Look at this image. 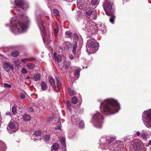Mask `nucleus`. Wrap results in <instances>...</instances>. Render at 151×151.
<instances>
[{"instance_id": "f257e3e1", "label": "nucleus", "mask_w": 151, "mask_h": 151, "mask_svg": "<svg viewBox=\"0 0 151 151\" xmlns=\"http://www.w3.org/2000/svg\"><path fill=\"white\" fill-rule=\"evenodd\" d=\"M98 101L100 104L101 111L106 115L115 114L120 109L119 104L114 99H109L103 101L99 100Z\"/></svg>"}, {"instance_id": "f03ea898", "label": "nucleus", "mask_w": 151, "mask_h": 151, "mask_svg": "<svg viewBox=\"0 0 151 151\" xmlns=\"http://www.w3.org/2000/svg\"><path fill=\"white\" fill-rule=\"evenodd\" d=\"M19 17L13 18L11 20L10 25V29L14 34L24 32L27 29L28 17L25 15Z\"/></svg>"}, {"instance_id": "7ed1b4c3", "label": "nucleus", "mask_w": 151, "mask_h": 151, "mask_svg": "<svg viewBox=\"0 0 151 151\" xmlns=\"http://www.w3.org/2000/svg\"><path fill=\"white\" fill-rule=\"evenodd\" d=\"M83 29L91 34H97L98 30L104 31L106 28L104 25L95 24L91 21H85L83 24Z\"/></svg>"}, {"instance_id": "20e7f679", "label": "nucleus", "mask_w": 151, "mask_h": 151, "mask_svg": "<svg viewBox=\"0 0 151 151\" xmlns=\"http://www.w3.org/2000/svg\"><path fill=\"white\" fill-rule=\"evenodd\" d=\"M103 6L106 14L110 17L109 19L110 22L113 24L115 17L114 14V9L112 7V5L109 2L108 0H105L104 2Z\"/></svg>"}, {"instance_id": "39448f33", "label": "nucleus", "mask_w": 151, "mask_h": 151, "mask_svg": "<svg viewBox=\"0 0 151 151\" xmlns=\"http://www.w3.org/2000/svg\"><path fill=\"white\" fill-rule=\"evenodd\" d=\"M103 119L102 115L99 112L96 111L93 114L91 122L96 127L100 128L102 127Z\"/></svg>"}, {"instance_id": "423d86ee", "label": "nucleus", "mask_w": 151, "mask_h": 151, "mask_svg": "<svg viewBox=\"0 0 151 151\" xmlns=\"http://www.w3.org/2000/svg\"><path fill=\"white\" fill-rule=\"evenodd\" d=\"M99 44L93 38L88 40L86 43L87 51L91 53H94L97 50Z\"/></svg>"}, {"instance_id": "0eeeda50", "label": "nucleus", "mask_w": 151, "mask_h": 151, "mask_svg": "<svg viewBox=\"0 0 151 151\" xmlns=\"http://www.w3.org/2000/svg\"><path fill=\"white\" fill-rule=\"evenodd\" d=\"M142 120L148 128H151V109L145 111L142 115Z\"/></svg>"}, {"instance_id": "6e6552de", "label": "nucleus", "mask_w": 151, "mask_h": 151, "mask_svg": "<svg viewBox=\"0 0 151 151\" xmlns=\"http://www.w3.org/2000/svg\"><path fill=\"white\" fill-rule=\"evenodd\" d=\"M14 10L17 12L26 10L29 7L28 4L25 3L24 0H15Z\"/></svg>"}, {"instance_id": "1a4fd4ad", "label": "nucleus", "mask_w": 151, "mask_h": 151, "mask_svg": "<svg viewBox=\"0 0 151 151\" xmlns=\"http://www.w3.org/2000/svg\"><path fill=\"white\" fill-rule=\"evenodd\" d=\"M89 2L88 0H77V6L80 9H85L88 7Z\"/></svg>"}, {"instance_id": "9d476101", "label": "nucleus", "mask_w": 151, "mask_h": 151, "mask_svg": "<svg viewBox=\"0 0 151 151\" xmlns=\"http://www.w3.org/2000/svg\"><path fill=\"white\" fill-rule=\"evenodd\" d=\"M116 138L115 137H111L109 140H107L105 138H102L101 139L100 141L101 142V144L104 145L105 147L111 144H113L114 143L112 142Z\"/></svg>"}, {"instance_id": "9b49d317", "label": "nucleus", "mask_w": 151, "mask_h": 151, "mask_svg": "<svg viewBox=\"0 0 151 151\" xmlns=\"http://www.w3.org/2000/svg\"><path fill=\"white\" fill-rule=\"evenodd\" d=\"M16 124L15 122H11L9 123V126L7 128L9 132L10 133L15 132L18 130V128L16 125Z\"/></svg>"}, {"instance_id": "f8f14e48", "label": "nucleus", "mask_w": 151, "mask_h": 151, "mask_svg": "<svg viewBox=\"0 0 151 151\" xmlns=\"http://www.w3.org/2000/svg\"><path fill=\"white\" fill-rule=\"evenodd\" d=\"M96 10L93 9L89 10L86 12L87 17L91 19L95 20L96 19Z\"/></svg>"}, {"instance_id": "ddd939ff", "label": "nucleus", "mask_w": 151, "mask_h": 151, "mask_svg": "<svg viewBox=\"0 0 151 151\" xmlns=\"http://www.w3.org/2000/svg\"><path fill=\"white\" fill-rule=\"evenodd\" d=\"M2 66L3 69L6 72H8L14 69L13 65L9 62L3 63Z\"/></svg>"}, {"instance_id": "4468645a", "label": "nucleus", "mask_w": 151, "mask_h": 151, "mask_svg": "<svg viewBox=\"0 0 151 151\" xmlns=\"http://www.w3.org/2000/svg\"><path fill=\"white\" fill-rule=\"evenodd\" d=\"M37 23L40 31L41 32L42 31V30L43 31V33L45 36L46 34V32L44 25L42 19L40 18L37 20Z\"/></svg>"}, {"instance_id": "2eb2a0df", "label": "nucleus", "mask_w": 151, "mask_h": 151, "mask_svg": "<svg viewBox=\"0 0 151 151\" xmlns=\"http://www.w3.org/2000/svg\"><path fill=\"white\" fill-rule=\"evenodd\" d=\"M100 146L102 150H106L109 149L114 150V148H116L118 146V144L117 143H115L114 145L112 144H111L105 147L104 146V145L100 144Z\"/></svg>"}, {"instance_id": "dca6fc26", "label": "nucleus", "mask_w": 151, "mask_h": 151, "mask_svg": "<svg viewBox=\"0 0 151 151\" xmlns=\"http://www.w3.org/2000/svg\"><path fill=\"white\" fill-rule=\"evenodd\" d=\"M74 39L76 41L74 42V44L73 46L72 52L75 55L76 52V48L77 47V44L76 41L78 40V35L76 33H75L74 34Z\"/></svg>"}, {"instance_id": "f3484780", "label": "nucleus", "mask_w": 151, "mask_h": 151, "mask_svg": "<svg viewBox=\"0 0 151 151\" xmlns=\"http://www.w3.org/2000/svg\"><path fill=\"white\" fill-rule=\"evenodd\" d=\"M71 120L72 123L75 125L77 124L78 122L79 121V119L78 116L76 114L72 116Z\"/></svg>"}, {"instance_id": "a211bd4d", "label": "nucleus", "mask_w": 151, "mask_h": 151, "mask_svg": "<svg viewBox=\"0 0 151 151\" xmlns=\"http://www.w3.org/2000/svg\"><path fill=\"white\" fill-rule=\"evenodd\" d=\"M53 56L55 61L58 62H60L61 61L63 57V56L61 55H59L57 56L56 52H55L53 54Z\"/></svg>"}, {"instance_id": "6ab92c4d", "label": "nucleus", "mask_w": 151, "mask_h": 151, "mask_svg": "<svg viewBox=\"0 0 151 151\" xmlns=\"http://www.w3.org/2000/svg\"><path fill=\"white\" fill-rule=\"evenodd\" d=\"M72 102L74 104H77V102L79 103V105H81L82 102V99L81 98H79L78 99H78L75 96L73 97L71 99Z\"/></svg>"}, {"instance_id": "aec40b11", "label": "nucleus", "mask_w": 151, "mask_h": 151, "mask_svg": "<svg viewBox=\"0 0 151 151\" xmlns=\"http://www.w3.org/2000/svg\"><path fill=\"white\" fill-rule=\"evenodd\" d=\"M49 81L51 86L53 88H55V84L54 79L52 76H50L49 78Z\"/></svg>"}, {"instance_id": "412c9836", "label": "nucleus", "mask_w": 151, "mask_h": 151, "mask_svg": "<svg viewBox=\"0 0 151 151\" xmlns=\"http://www.w3.org/2000/svg\"><path fill=\"white\" fill-rule=\"evenodd\" d=\"M141 145L140 143L138 142H134L133 144V147L136 150H140Z\"/></svg>"}, {"instance_id": "4be33fe9", "label": "nucleus", "mask_w": 151, "mask_h": 151, "mask_svg": "<svg viewBox=\"0 0 151 151\" xmlns=\"http://www.w3.org/2000/svg\"><path fill=\"white\" fill-rule=\"evenodd\" d=\"M60 141L61 144L62 145L63 150L64 151H66V147L65 144V139L63 138H61L60 140Z\"/></svg>"}, {"instance_id": "5701e85b", "label": "nucleus", "mask_w": 151, "mask_h": 151, "mask_svg": "<svg viewBox=\"0 0 151 151\" xmlns=\"http://www.w3.org/2000/svg\"><path fill=\"white\" fill-rule=\"evenodd\" d=\"M41 78V74L39 73L35 74L33 77L32 78L35 81H37L39 80Z\"/></svg>"}, {"instance_id": "b1692460", "label": "nucleus", "mask_w": 151, "mask_h": 151, "mask_svg": "<svg viewBox=\"0 0 151 151\" xmlns=\"http://www.w3.org/2000/svg\"><path fill=\"white\" fill-rule=\"evenodd\" d=\"M31 116L27 114H25L23 115V119L25 121H29L31 119Z\"/></svg>"}, {"instance_id": "393cba45", "label": "nucleus", "mask_w": 151, "mask_h": 151, "mask_svg": "<svg viewBox=\"0 0 151 151\" xmlns=\"http://www.w3.org/2000/svg\"><path fill=\"white\" fill-rule=\"evenodd\" d=\"M141 137L144 139H146L149 137L148 135H147L145 133V131L144 130H142L141 132Z\"/></svg>"}, {"instance_id": "a878e982", "label": "nucleus", "mask_w": 151, "mask_h": 151, "mask_svg": "<svg viewBox=\"0 0 151 151\" xmlns=\"http://www.w3.org/2000/svg\"><path fill=\"white\" fill-rule=\"evenodd\" d=\"M99 0H91V3L92 5L96 7L98 5L99 3Z\"/></svg>"}, {"instance_id": "bb28decb", "label": "nucleus", "mask_w": 151, "mask_h": 151, "mask_svg": "<svg viewBox=\"0 0 151 151\" xmlns=\"http://www.w3.org/2000/svg\"><path fill=\"white\" fill-rule=\"evenodd\" d=\"M41 132L39 131H36L35 132V133L33 134V136L34 137H37L41 136Z\"/></svg>"}, {"instance_id": "cd10ccee", "label": "nucleus", "mask_w": 151, "mask_h": 151, "mask_svg": "<svg viewBox=\"0 0 151 151\" xmlns=\"http://www.w3.org/2000/svg\"><path fill=\"white\" fill-rule=\"evenodd\" d=\"M68 91L69 94L71 96L76 94V92L75 91L71 89L70 88H69Z\"/></svg>"}, {"instance_id": "c85d7f7f", "label": "nucleus", "mask_w": 151, "mask_h": 151, "mask_svg": "<svg viewBox=\"0 0 151 151\" xmlns=\"http://www.w3.org/2000/svg\"><path fill=\"white\" fill-rule=\"evenodd\" d=\"M59 148V145L58 143H55L52 146V148L55 150H57Z\"/></svg>"}, {"instance_id": "c756f323", "label": "nucleus", "mask_w": 151, "mask_h": 151, "mask_svg": "<svg viewBox=\"0 0 151 151\" xmlns=\"http://www.w3.org/2000/svg\"><path fill=\"white\" fill-rule=\"evenodd\" d=\"M5 146V145L4 142L0 140V151H3Z\"/></svg>"}, {"instance_id": "7c9ffc66", "label": "nucleus", "mask_w": 151, "mask_h": 151, "mask_svg": "<svg viewBox=\"0 0 151 151\" xmlns=\"http://www.w3.org/2000/svg\"><path fill=\"white\" fill-rule=\"evenodd\" d=\"M41 86L43 90H45L47 89V86L44 81L42 82Z\"/></svg>"}, {"instance_id": "2f4dec72", "label": "nucleus", "mask_w": 151, "mask_h": 151, "mask_svg": "<svg viewBox=\"0 0 151 151\" xmlns=\"http://www.w3.org/2000/svg\"><path fill=\"white\" fill-rule=\"evenodd\" d=\"M80 73V70L78 69H76L74 71V74L76 77V79L78 78L79 77V73Z\"/></svg>"}, {"instance_id": "473e14b6", "label": "nucleus", "mask_w": 151, "mask_h": 151, "mask_svg": "<svg viewBox=\"0 0 151 151\" xmlns=\"http://www.w3.org/2000/svg\"><path fill=\"white\" fill-rule=\"evenodd\" d=\"M58 126L57 127H55V129L56 130H60L61 129V123L60 120H59V121L57 122Z\"/></svg>"}, {"instance_id": "72a5a7b5", "label": "nucleus", "mask_w": 151, "mask_h": 151, "mask_svg": "<svg viewBox=\"0 0 151 151\" xmlns=\"http://www.w3.org/2000/svg\"><path fill=\"white\" fill-rule=\"evenodd\" d=\"M19 54V52L18 51H14L12 53L11 55L12 57H17Z\"/></svg>"}, {"instance_id": "f704fd0d", "label": "nucleus", "mask_w": 151, "mask_h": 151, "mask_svg": "<svg viewBox=\"0 0 151 151\" xmlns=\"http://www.w3.org/2000/svg\"><path fill=\"white\" fill-rule=\"evenodd\" d=\"M79 127L81 128H83L84 126V124L83 121L81 120L80 121H79Z\"/></svg>"}, {"instance_id": "c9c22d12", "label": "nucleus", "mask_w": 151, "mask_h": 151, "mask_svg": "<svg viewBox=\"0 0 151 151\" xmlns=\"http://www.w3.org/2000/svg\"><path fill=\"white\" fill-rule=\"evenodd\" d=\"M67 106L68 109L70 111H71V105L70 102L69 101H68L67 102Z\"/></svg>"}, {"instance_id": "e433bc0d", "label": "nucleus", "mask_w": 151, "mask_h": 151, "mask_svg": "<svg viewBox=\"0 0 151 151\" xmlns=\"http://www.w3.org/2000/svg\"><path fill=\"white\" fill-rule=\"evenodd\" d=\"M50 135H49L48 134H47L46 135H45L44 136V140L46 142H47L48 141L50 140Z\"/></svg>"}, {"instance_id": "4c0bfd02", "label": "nucleus", "mask_w": 151, "mask_h": 151, "mask_svg": "<svg viewBox=\"0 0 151 151\" xmlns=\"http://www.w3.org/2000/svg\"><path fill=\"white\" fill-rule=\"evenodd\" d=\"M20 63L19 60H15L14 61V64L17 67H18L20 65Z\"/></svg>"}, {"instance_id": "58836bf2", "label": "nucleus", "mask_w": 151, "mask_h": 151, "mask_svg": "<svg viewBox=\"0 0 151 151\" xmlns=\"http://www.w3.org/2000/svg\"><path fill=\"white\" fill-rule=\"evenodd\" d=\"M53 12L58 16H60V14L59 11L56 9H54L53 10Z\"/></svg>"}, {"instance_id": "ea45409f", "label": "nucleus", "mask_w": 151, "mask_h": 151, "mask_svg": "<svg viewBox=\"0 0 151 151\" xmlns=\"http://www.w3.org/2000/svg\"><path fill=\"white\" fill-rule=\"evenodd\" d=\"M12 112L13 114L15 115L17 113L16 108L15 107L13 106L12 108Z\"/></svg>"}, {"instance_id": "a19ab883", "label": "nucleus", "mask_w": 151, "mask_h": 151, "mask_svg": "<svg viewBox=\"0 0 151 151\" xmlns=\"http://www.w3.org/2000/svg\"><path fill=\"white\" fill-rule=\"evenodd\" d=\"M66 35L68 36V37L71 38L72 37V34L69 31H67L65 33Z\"/></svg>"}, {"instance_id": "79ce46f5", "label": "nucleus", "mask_w": 151, "mask_h": 151, "mask_svg": "<svg viewBox=\"0 0 151 151\" xmlns=\"http://www.w3.org/2000/svg\"><path fill=\"white\" fill-rule=\"evenodd\" d=\"M59 27L58 26H57L56 28L54 30V33L55 35H57L59 31Z\"/></svg>"}, {"instance_id": "37998d69", "label": "nucleus", "mask_w": 151, "mask_h": 151, "mask_svg": "<svg viewBox=\"0 0 151 151\" xmlns=\"http://www.w3.org/2000/svg\"><path fill=\"white\" fill-rule=\"evenodd\" d=\"M4 87L8 88H11L12 87L11 85L9 84L4 83Z\"/></svg>"}, {"instance_id": "c03bdc74", "label": "nucleus", "mask_w": 151, "mask_h": 151, "mask_svg": "<svg viewBox=\"0 0 151 151\" xmlns=\"http://www.w3.org/2000/svg\"><path fill=\"white\" fill-rule=\"evenodd\" d=\"M29 60V58H24L21 60V61L24 63H25L26 62Z\"/></svg>"}, {"instance_id": "a18cd8bd", "label": "nucleus", "mask_w": 151, "mask_h": 151, "mask_svg": "<svg viewBox=\"0 0 151 151\" xmlns=\"http://www.w3.org/2000/svg\"><path fill=\"white\" fill-rule=\"evenodd\" d=\"M21 72L23 73L26 74L27 73V71L26 69L24 68H23Z\"/></svg>"}, {"instance_id": "49530a36", "label": "nucleus", "mask_w": 151, "mask_h": 151, "mask_svg": "<svg viewBox=\"0 0 151 151\" xmlns=\"http://www.w3.org/2000/svg\"><path fill=\"white\" fill-rule=\"evenodd\" d=\"M61 84V83L60 81H57V87L58 89H59L60 88Z\"/></svg>"}, {"instance_id": "de8ad7c7", "label": "nucleus", "mask_w": 151, "mask_h": 151, "mask_svg": "<svg viewBox=\"0 0 151 151\" xmlns=\"http://www.w3.org/2000/svg\"><path fill=\"white\" fill-rule=\"evenodd\" d=\"M27 67L30 70L32 69L33 68V65L31 64L28 65L27 66Z\"/></svg>"}, {"instance_id": "09e8293b", "label": "nucleus", "mask_w": 151, "mask_h": 151, "mask_svg": "<svg viewBox=\"0 0 151 151\" xmlns=\"http://www.w3.org/2000/svg\"><path fill=\"white\" fill-rule=\"evenodd\" d=\"M20 98L22 99H24L25 97V95L22 93H20Z\"/></svg>"}, {"instance_id": "8fccbe9b", "label": "nucleus", "mask_w": 151, "mask_h": 151, "mask_svg": "<svg viewBox=\"0 0 151 151\" xmlns=\"http://www.w3.org/2000/svg\"><path fill=\"white\" fill-rule=\"evenodd\" d=\"M64 66L65 68H68V66L70 65V64L69 63H68V65H65V63H64Z\"/></svg>"}, {"instance_id": "3c124183", "label": "nucleus", "mask_w": 151, "mask_h": 151, "mask_svg": "<svg viewBox=\"0 0 151 151\" xmlns=\"http://www.w3.org/2000/svg\"><path fill=\"white\" fill-rule=\"evenodd\" d=\"M55 79L57 81H60V79L58 76H56Z\"/></svg>"}, {"instance_id": "603ef678", "label": "nucleus", "mask_w": 151, "mask_h": 151, "mask_svg": "<svg viewBox=\"0 0 151 151\" xmlns=\"http://www.w3.org/2000/svg\"><path fill=\"white\" fill-rule=\"evenodd\" d=\"M151 145V140H150L149 141V142H148V145H146V147H148L149 145Z\"/></svg>"}, {"instance_id": "864d4df0", "label": "nucleus", "mask_w": 151, "mask_h": 151, "mask_svg": "<svg viewBox=\"0 0 151 151\" xmlns=\"http://www.w3.org/2000/svg\"><path fill=\"white\" fill-rule=\"evenodd\" d=\"M136 134L138 136H139L140 135V132L139 131H137L136 132Z\"/></svg>"}, {"instance_id": "5fc2aeb1", "label": "nucleus", "mask_w": 151, "mask_h": 151, "mask_svg": "<svg viewBox=\"0 0 151 151\" xmlns=\"http://www.w3.org/2000/svg\"><path fill=\"white\" fill-rule=\"evenodd\" d=\"M69 58L71 60L73 59V57L72 55H69Z\"/></svg>"}, {"instance_id": "6e6d98bb", "label": "nucleus", "mask_w": 151, "mask_h": 151, "mask_svg": "<svg viewBox=\"0 0 151 151\" xmlns=\"http://www.w3.org/2000/svg\"><path fill=\"white\" fill-rule=\"evenodd\" d=\"M43 42L44 43H45V42H46V40L45 38H44V37H43Z\"/></svg>"}, {"instance_id": "4d7b16f0", "label": "nucleus", "mask_w": 151, "mask_h": 151, "mask_svg": "<svg viewBox=\"0 0 151 151\" xmlns=\"http://www.w3.org/2000/svg\"><path fill=\"white\" fill-rule=\"evenodd\" d=\"M3 57H2L4 59H7V58L6 57H5L3 55Z\"/></svg>"}, {"instance_id": "13d9d810", "label": "nucleus", "mask_w": 151, "mask_h": 151, "mask_svg": "<svg viewBox=\"0 0 151 151\" xmlns=\"http://www.w3.org/2000/svg\"><path fill=\"white\" fill-rule=\"evenodd\" d=\"M30 77H27L26 78V79H29V78H30Z\"/></svg>"}, {"instance_id": "bf43d9fd", "label": "nucleus", "mask_w": 151, "mask_h": 151, "mask_svg": "<svg viewBox=\"0 0 151 151\" xmlns=\"http://www.w3.org/2000/svg\"><path fill=\"white\" fill-rule=\"evenodd\" d=\"M0 56H1V57H3V55L0 54Z\"/></svg>"}, {"instance_id": "052dcab7", "label": "nucleus", "mask_w": 151, "mask_h": 151, "mask_svg": "<svg viewBox=\"0 0 151 151\" xmlns=\"http://www.w3.org/2000/svg\"><path fill=\"white\" fill-rule=\"evenodd\" d=\"M149 133V134H151V132H148V133Z\"/></svg>"}, {"instance_id": "680f3d73", "label": "nucleus", "mask_w": 151, "mask_h": 151, "mask_svg": "<svg viewBox=\"0 0 151 151\" xmlns=\"http://www.w3.org/2000/svg\"><path fill=\"white\" fill-rule=\"evenodd\" d=\"M124 1H127L128 0H124Z\"/></svg>"}, {"instance_id": "e2e57ef3", "label": "nucleus", "mask_w": 151, "mask_h": 151, "mask_svg": "<svg viewBox=\"0 0 151 151\" xmlns=\"http://www.w3.org/2000/svg\"><path fill=\"white\" fill-rule=\"evenodd\" d=\"M72 138H73L74 137H73V136H72Z\"/></svg>"}]
</instances>
